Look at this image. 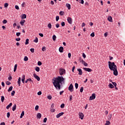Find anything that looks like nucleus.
<instances>
[{
    "label": "nucleus",
    "mask_w": 125,
    "mask_h": 125,
    "mask_svg": "<svg viewBox=\"0 0 125 125\" xmlns=\"http://www.w3.org/2000/svg\"><path fill=\"white\" fill-rule=\"evenodd\" d=\"M63 115H64V112H61L56 115V118H57V119H58V118H60V117H61V116H63Z\"/></svg>",
    "instance_id": "nucleus-10"
},
{
    "label": "nucleus",
    "mask_w": 125,
    "mask_h": 125,
    "mask_svg": "<svg viewBox=\"0 0 125 125\" xmlns=\"http://www.w3.org/2000/svg\"><path fill=\"white\" fill-rule=\"evenodd\" d=\"M9 4L8 3H5L4 5V7L7 8L8 7Z\"/></svg>",
    "instance_id": "nucleus-36"
},
{
    "label": "nucleus",
    "mask_w": 125,
    "mask_h": 125,
    "mask_svg": "<svg viewBox=\"0 0 125 125\" xmlns=\"http://www.w3.org/2000/svg\"><path fill=\"white\" fill-rule=\"evenodd\" d=\"M33 42L37 43L39 42V39L37 38V37H36L35 39L33 41Z\"/></svg>",
    "instance_id": "nucleus-24"
},
{
    "label": "nucleus",
    "mask_w": 125,
    "mask_h": 125,
    "mask_svg": "<svg viewBox=\"0 0 125 125\" xmlns=\"http://www.w3.org/2000/svg\"><path fill=\"white\" fill-rule=\"evenodd\" d=\"M33 76L34 77V78L35 79H36V80L37 81H38V82H40V81H41V78H40V77H39V76L37 75V74H36L35 73H34L33 74Z\"/></svg>",
    "instance_id": "nucleus-6"
},
{
    "label": "nucleus",
    "mask_w": 125,
    "mask_h": 125,
    "mask_svg": "<svg viewBox=\"0 0 125 125\" xmlns=\"http://www.w3.org/2000/svg\"><path fill=\"white\" fill-rule=\"evenodd\" d=\"M79 3H81L82 4H83L84 3V1L83 0H79Z\"/></svg>",
    "instance_id": "nucleus-27"
},
{
    "label": "nucleus",
    "mask_w": 125,
    "mask_h": 125,
    "mask_svg": "<svg viewBox=\"0 0 125 125\" xmlns=\"http://www.w3.org/2000/svg\"><path fill=\"white\" fill-rule=\"evenodd\" d=\"M26 21H25V20H22L20 22V24L21 25V26H23L24 25V23H25Z\"/></svg>",
    "instance_id": "nucleus-12"
},
{
    "label": "nucleus",
    "mask_w": 125,
    "mask_h": 125,
    "mask_svg": "<svg viewBox=\"0 0 125 125\" xmlns=\"http://www.w3.org/2000/svg\"><path fill=\"white\" fill-rule=\"evenodd\" d=\"M61 25L62 27H64V26H65V22L64 21L62 22Z\"/></svg>",
    "instance_id": "nucleus-48"
},
{
    "label": "nucleus",
    "mask_w": 125,
    "mask_h": 125,
    "mask_svg": "<svg viewBox=\"0 0 125 125\" xmlns=\"http://www.w3.org/2000/svg\"><path fill=\"white\" fill-rule=\"evenodd\" d=\"M16 107H17L16 104H15L12 107V111H15V110H16Z\"/></svg>",
    "instance_id": "nucleus-21"
},
{
    "label": "nucleus",
    "mask_w": 125,
    "mask_h": 125,
    "mask_svg": "<svg viewBox=\"0 0 125 125\" xmlns=\"http://www.w3.org/2000/svg\"><path fill=\"white\" fill-rule=\"evenodd\" d=\"M108 63L110 70L113 71V75L114 76H118V70L117 69V65L115 64V62L109 61Z\"/></svg>",
    "instance_id": "nucleus-2"
},
{
    "label": "nucleus",
    "mask_w": 125,
    "mask_h": 125,
    "mask_svg": "<svg viewBox=\"0 0 125 125\" xmlns=\"http://www.w3.org/2000/svg\"><path fill=\"white\" fill-rule=\"evenodd\" d=\"M11 106H12V103H10L8 105H7L6 108L8 110V109H9Z\"/></svg>",
    "instance_id": "nucleus-14"
},
{
    "label": "nucleus",
    "mask_w": 125,
    "mask_h": 125,
    "mask_svg": "<svg viewBox=\"0 0 125 125\" xmlns=\"http://www.w3.org/2000/svg\"><path fill=\"white\" fill-rule=\"evenodd\" d=\"M16 70H17V64H16L14 66V72H16Z\"/></svg>",
    "instance_id": "nucleus-26"
},
{
    "label": "nucleus",
    "mask_w": 125,
    "mask_h": 125,
    "mask_svg": "<svg viewBox=\"0 0 125 125\" xmlns=\"http://www.w3.org/2000/svg\"><path fill=\"white\" fill-rule=\"evenodd\" d=\"M51 27H52L51 23H49L48 24V27L49 28V29H51Z\"/></svg>",
    "instance_id": "nucleus-47"
},
{
    "label": "nucleus",
    "mask_w": 125,
    "mask_h": 125,
    "mask_svg": "<svg viewBox=\"0 0 125 125\" xmlns=\"http://www.w3.org/2000/svg\"><path fill=\"white\" fill-rule=\"evenodd\" d=\"M40 68L39 67L36 66L35 67V70L36 71V72H40Z\"/></svg>",
    "instance_id": "nucleus-28"
},
{
    "label": "nucleus",
    "mask_w": 125,
    "mask_h": 125,
    "mask_svg": "<svg viewBox=\"0 0 125 125\" xmlns=\"http://www.w3.org/2000/svg\"><path fill=\"white\" fill-rule=\"evenodd\" d=\"M67 21L68 22L69 24H70L71 25L72 23H73V21H72V18L71 17H68L67 19Z\"/></svg>",
    "instance_id": "nucleus-8"
},
{
    "label": "nucleus",
    "mask_w": 125,
    "mask_h": 125,
    "mask_svg": "<svg viewBox=\"0 0 125 125\" xmlns=\"http://www.w3.org/2000/svg\"><path fill=\"white\" fill-rule=\"evenodd\" d=\"M60 15H61V16L64 15V12L63 11H60L59 13Z\"/></svg>",
    "instance_id": "nucleus-31"
},
{
    "label": "nucleus",
    "mask_w": 125,
    "mask_h": 125,
    "mask_svg": "<svg viewBox=\"0 0 125 125\" xmlns=\"http://www.w3.org/2000/svg\"><path fill=\"white\" fill-rule=\"evenodd\" d=\"M75 88H76V89H78V87H79V84L78 83H75Z\"/></svg>",
    "instance_id": "nucleus-37"
},
{
    "label": "nucleus",
    "mask_w": 125,
    "mask_h": 125,
    "mask_svg": "<svg viewBox=\"0 0 125 125\" xmlns=\"http://www.w3.org/2000/svg\"><path fill=\"white\" fill-rule=\"evenodd\" d=\"M83 65H84V66H85V67H87V66H88V64H87V63H86V62H83Z\"/></svg>",
    "instance_id": "nucleus-39"
},
{
    "label": "nucleus",
    "mask_w": 125,
    "mask_h": 125,
    "mask_svg": "<svg viewBox=\"0 0 125 125\" xmlns=\"http://www.w3.org/2000/svg\"><path fill=\"white\" fill-rule=\"evenodd\" d=\"M27 16L25 14H22L21 15V19H26Z\"/></svg>",
    "instance_id": "nucleus-16"
},
{
    "label": "nucleus",
    "mask_w": 125,
    "mask_h": 125,
    "mask_svg": "<svg viewBox=\"0 0 125 125\" xmlns=\"http://www.w3.org/2000/svg\"><path fill=\"white\" fill-rule=\"evenodd\" d=\"M66 6L67 7V8H68V9L69 10H70V9H71V4H69V3H67L66 4Z\"/></svg>",
    "instance_id": "nucleus-17"
},
{
    "label": "nucleus",
    "mask_w": 125,
    "mask_h": 125,
    "mask_svg": "<svg viewBox=\"0 0 125 125\" xmlns=\"http://www.w3.org/2000/svg\"><path fill=\"white\" fill-rule=\"evenodd\" d=\"M14 94H15V91L13 90L11 92V96H14Z\"/></svg>",
    "instance_id": "nucleus-35"
},
{
    "label": "nucleus",
    "mask_w": 125,
    "mask_h": 125,
    "mask_svg": "<svg viewBox=\"0 0 125 125\" xmlns=\"http://www.w3.org/2000/svg\"><path fill=\"white\" fill-rule=\"evenodd\" d=\"M108 87H109V88H114V85H113L111 83H109L108 85Z\"/></svg>",
    "instance_id": "nucleus-20"
},
{
    "label": "nucleus",
    "mask_w": 125,
    "mask_h": 125,
    "mask_svg": "<svg viewBox=\"0 0 125 125\" xmlns=\"http://www.w3.org/2000/svg\"><path fill=\"white\" fill-rule=\"evenodd\" d=\"M16 9H17V10H19V6L17 5H15V6Z\"/></svg>",
    "instance_id": "nucleus-54"
},
{
    "label": "nucleus",
    "mask_w": 125,
    "mask_h": 125,
    "mask_svg": "<svg viewBox=\"0 0 125 125\" xmlns=\"http://www.w3.org/2000/svg\"><path fill=\"white\" fill-rule=\"evenodd\" d=\"M2 23H3V24H6L7 23V21H6V20H4L2 21Z\"/></svg>",
    "instance_id": "nucleus-41"
},
{
    "label": "nucleus",
    "mask_w": 125,
    "mask_h": 125,
    "mask_svg": "<svg viewBox=\"0 0 125 125\" xmlns=\"http://www.w3.org/2000/svg\"><path fill=\"white\" fill-rule=\"evenodd\" d=\"M6 84H7V85H9V84H11V83L9 82V81H7L6 82Z\"/></svg>",
    "instance_id": "nucleus-43"
},
{
    "label": "nucleus",
    "mask_w": 125,
    "mask_h": 125,
    "mask_svg": "<svg viewBox=\"0 0 125 125\" xmlns=\"http://www.w3.org/2000/svg\"><path fill=\"white\" fill-rule=\"evenodd\" d=\"M66 73V70L65 69L61 68L59 70V74L61 76H62L64 74Z\"/></svg>",
    "instance_id": "nucleus-3"
},
{
    "label": "nucleus",
    "mask_w": 125,
    "mask_h": 125,
    "mask_svg": "<svg viewBox=\"0 0 125 125\" xmlns=\"http://www.w3.org/2000/svg\"><path fill=\"white\" fill-rule=\"evenodd\" d=\"M79 61L81 63H82V64H83V62H84V61H83L82 58H80Z\"/></svg>",
    "instance_id": "nucleus-25"
},
{
    "label": "nucleus",
    "mask_w": 125,
    "mask_h": 125,
    "mask_svg": "<svg viewBox=\"0 0 125 125\" xmlns=\"http://www.w3.org/2000/svg\"><path fill=\"white\" fill-rule=\"evenodd\" d=\"M25 75H23L22 76L21 80H25Z\"/></svg>",
    "instance_id": "nucleus-62"
},
{
    "label": "nucleus",
    "mask_w": 125,
    "mask_h": 125,
    "mask_svg": "<svg viewBox=\"0 0 125 125\" xmlns=\"http://www.w3.org/2000/svg\"><path fill=\"white\" fill-rule=\"evenodd\" d=\"M72 99H73V96L72 95H70L69 96V101H72Z\"/></svg>",
    "instance_id": "nucleus-55"
},
{
    "label": "nucleus",
    "mask_w": 125,
    "mask_h": 125,
    "mask_svg": "<svg viewBox=\"0 0 125 125\" xmlns=\"http://www.w3.org/2000/svg\"><path fill=\"white\" fill-rule=\"evenodd\" d=\"M64 81L65 79H64L62 76H58V77L54 80L53 84L56 89L60 90L61 89V85H60V83L62 84V82H64Z\"/></svg>",
    "instance_id": "nucleus-1"
},
{
    "label": "nucleus",
    "mask_w": 125,
    "mask_h": 125,
    "mask_svg": "<svg viewBox=\"0 0 125 125\" xmlns=\"http://www.w3.org/2000/svg\"><path fill=\"white\" fill-rule=\"evenodd\" d=\"M107 36H108V32H105L104 34V37H105V38H106L107 37Z\"/></svg>",
    "instance_id": "nucleus-59"
},
{
    "label": "nucleus",
    "mask_w": 125,
    "mask_h": 125,
    "mask_svg": "<svg viewBox=\"0 0 125 125\" xmlns=\"http://www.w3.org/2000/svg\"><path fill=\"white\" fill-rule=\"evenodd\" d=\"M71 53H68V58H71Z\"/></svg>",
    "instance_id": "nucleus-63"
},
{
    "label": "nucleus",
    "mask_w": 125,
    "mask_h": 125,
    "mask_svg": "<svg viewBox=\"0 0 125 125\" xmlns=\"http://www.w3.org/2000/svg\"><path fill=\"white\" fill-rule=\"evenodd\" d=\"M10 112H7V118H10Z\"/></svg>",
    "instance_id": "nucleus-49"
},
{
    "label": "nucleus",
    "mask_w": 125,
    "mask_h": 125,
    "mask_svg": "<svg viewBox=\"0 0 125 125\" xmlns=\"http://www.w3.org/2000/svg\"><path fill=\"white\" fill-rule=\"evenodd\" d=\"M35 110L36 111H38V110H39V105H36L35 106Z\"/></svg>",
    "instance_id": "nucleus-57"
},
{
    "label": "nucleus",
    "mask_w": 125,
    "mask_h": 125,
    "mask_svg": "<svg viewBox=\"0 0 125 125\" xmlns=\"http://www.w3.org/2000/svg\"><path fill=\"white\" fill-rule=\"evenodd\" d=\"M39 35L42 38V37H43V34L42 33H39Z\"/></svg>",
    "instance_id": "nucleus-64"
},
{
    "label": "nucleus",
    "mask_w": 125,
    "mask_h": 125,
    "mask_svg": "<svg viewBox=\"0 0 125 125\" xmlns=\"http://www.w3.org/2000/svg\"><path fill=\"white\" fill-rule=\"evenodd\" d=\"M64 107H65V104H62L61 105V108H62V109H63L64 108Z\"/></svg>",
    "instance_id": "nucleus-38"
},
{
    "label": "nucleus",
    "mask_w": 125,
    "mask_h": 125,
    "mask_svg": "<svg viewBox=\"0 0 125 125\" xmlns=\"http://www.w3.org/2000/svg\"><path fill=\"white\" fill-rule=\"evenodd\" d=\"M83 87H81L80 89V92H83Z\"/></svg>",
    "instance_id": "nucleus-56"
},
{
    "label": "nucleus",
    "mask_w": 125,
    "mask_h": 125,
    "mask_svg": "<svg viewBox=\"0 0 125 125\" xmlns=\"http://www.w3.org/2000/svg\"><path fill=\"white\" fill-rule=\"evenodd\" d=\"M18 84H19V86L21 85V78L19 77L18 81Z\"/></svg>",
    "instance_id": "nucleus-13"
},
{
    "label": "nucleus",
    "mask_w": 125,
    "mask_h": 125,
    "mask_svg": "<svg viewBox=\"0 0 125 125\" xmlns=\"http://www.w3.org/2000/svg\"><path fill=\"white\" fill-rule=\"evenodd\" d=\"M1 102H3L4 101V96H1Z\"/></svg>",
    "instance_id": "nucleus-29"
},
{
    "label": "nucleus",
    "mask_w": 125,
    "mask_h": 125,
    "mask_svg": "<svg viewBox=\"0 0 125 125\" xmlns=\"http://www.w3.org/2000/svg\"><path fill=\"white\" fill-rule=\"evenodd\" d=\"M47 98L49 99V100H51V99H52V97L51 95H49L47 97Z\"/></svg>",
    "instance_id": "nucleus-30"
},
{
    "label": "nucleus",
    "mask_w": 125,
    "mask_h": 125,
    "mask_svg": "<svg viewBox=\"0 0 125 125\" xmlns=\"http://www.w3.org/2000/svg\"><path fill=\"white\" fill-rule=\"evenodd\" d=\"M28 60H29L28 57L25 56L24 58V61H28Z\"/></svg>",
    "instance_id": "nucleus-33"
},
{
    "label": "nucleus",
    "mask_w": 125,
    "mask_h": 125,
    "mask_svg": "<svg viewBox=\"0 0 125 125\" xmlns=\"http://www.w3.org/2000/svg\"><path fill=\"white\" fill-rule=\"evenodd\" d=\"M37 118L38 119H41V118H42V114L38 113L37 114Z\"/></svg>",
    "instance_id": "nucleus-22"
},
{
    "label": "nucleus",
    "mask_w": 125,
    "mask_h": 125,
    "mask_svg": "<svg viewBox=\"0 0 125 125\" xmlns=\"http://www.w3.org/2000/svg\"><path fill=\"white\" fill-rule=\"evenodd\" d=\"M25 44H29V39H27L26 40Z\"/></svg>",
    "instance_id": "nucleus-34"
},
{
    "label": "nucleus",
    "mask_w": 125,
    "mask_h": 125,
    "mask_svg": "<svg viewBox=\"0 0 125 125\" xmlns=\"http://www.w3.org/2000/svg\"><path fill=\"white\" fill-rule=\"evenodd\" d=\"M27 81L28 82H32V83H33V80H32V79L31 78L27 79Z\"/></svg>",
    "instance_id": "nucleus-53"
},
{
    "label": "nucleus",
    "mask_w": 125,
    "mask_h": 125,
    "mask_svg": "<svg viewBox=\"0 0 125 125\" xmlns=\"http://www.w3.org/2000/svg\"><path fill=\"white\" fill-rule=\"evenodd\" d=\"M79 118L81 120H83V117H84V115H83V113L82 112H79Z\"/></svg>",
    "instance_id": "nucleus-7"
},
{
    "label": "nucleus",
    "mask_w": 125,
    "mask_h": 125,
    "mask_svg": "<svg viewBox=\"0 0 125 125\" xmlns=\"http://www.w3.org/2000/svg\"><path fill=\"white\" fill-rule=\"evenodd\" d=\"M47 121V118H45L43 120V123H46V121Z\"/></svg>",
    "instance_id": "nucleus-61"
},
{
    "label": "nucleus",
    "mask_w": 125,
    "mask_h": 125,
    "mask_svg": "<svg viewBox=\"0 0 125 125\" xmlns=\"http://www.w3.org/2000/svg\"><path fill=\"white\" fill-rule=\"evenodd\" d=\"M64 50V48L62 46L60 47L59 49V51L62 53V52H63V50Z\"/></svg>",
    "instance_id": "nucleus-15"
},
{
    "label": "nucleus",
    "mask_w": 125,
    "mask_h": 125,
    "mask_svg": "<svg viewBox=\"0 0 125 125\" xmlns=\"http://www.w3.org/2000/svg\"><path fill=\"white\" fill-rule=\"evenodd\" d=\"M24 115H25V112H24V111H22L21 114L20 119H22V118H23Z\"/></svg>",
    "instance_id": "nucleus-19"
},
{
    "label": "nucleus",
    "mask_w": 125,
    "mask_h": 125,
    "mask_svg": "<svg viewBox=\"0 0 125 125\" xmlns=\"http://www.w3.org/2000/svg\"><path fill=\"white\" fill-rule=\"evenodd\" d=\"M112 83L113 84V85H114V86H117V83L115 82H112Z\"/></svg>",
    "instance_id": "nucleus-58"
},
{
    "label": "nucleus",
    "mask_w": 125,
    "mask_h": 125,
    "mask_svg": "<svg viewBox=\"0 0 125 125\" xmlns=\"http://www.w3.org/2000/svg\"><path fill=\"white\" fill-rule=\"evenodd\" d=\"M113 19L112 18V17L109 16L108 17L107 20L109 21V22H113Z\"/></svg>",
    "instance_id": "nucleus-18"
},
{
    "label": "nucleus",
    "mask_w": 125,
    "mask_h": 125,
    "mask_svg": "<svg viewBox=\"0 0 125 125\" xmlns=\"http://www.w3.org/2000/svg\"><path fill=\"white\" fill-rule=\"evenodd\" d=\"M82 55L83 58H85L86 57V56L85 55V54H84V53H83Z\"/></svg>",
    "instance_id": "nucleus-60"
},
{
    "label": "nucleus",
    "mask_w": 125,
    "mask_h": 125,
    "mask_svg": "<svg viewBox=\"0 0 125 125\" xmlns=\"http://www.w3.org/2000/svg\"><path fill=\"white\" fill-rule=\"evenodd\" d=\"M77 71L79 72L78 75H79V76H82V75H83V70H82V69H78Z\"/></svg>",
    "instance_id": "nucleus-11"
},
{
    "label": "nucleus",
    "mask_w": 125,
    "mask_h": 125,
    "mask_svg": "<svg viewBox=\"0 0 125 125\" xmlns=\"http://www.w3.org/2000/svg\"><path fill=\"white\" fill-rule=\"evenodd\" d=\"M91 37H92V38H94V36H95V34H94V32L90 34Z\"/></svg>",
    "instance_id": "nucleus-46"
},
{
    "label": "nucleus",
    "mask_w": 125,
    "mask_h": 125,
    "mask_svg": "<svg viewBox=\"0 0 125 125\" xmlns=\"http://www.w3.org/2000/svg\"><path fill=\"white\" fill-rule=\"evenodd\" d=\"M51 112H52V113H54V112H55V109L51 108Z\"/></svg>",
    "instance_id": "nucleus-51"
},
{
    "label": "nucleus",
    "mask_w": 125,
    "mask_h": 125,
    "mask_svg": "<svg viewBox=\"0 0 125 125\" xmlns=\"http://www.w3.org/2000/svg\"><path fill=\"white\" fill-rule=\"evenodd\" d=\"M42 62H41V61H39V62H38V66H42Z\"/></svg>",
    "instance_id": "nucleus-40"
},
{
    "label": "nucleus",
    "mask_w": 125,
    "mask_h": 125,
    "mask_svg": "<svg viewBox=\"0 0 125 125\" xmlns=\"http://www.w3.org/2000/svg\"><path fill=\"white\" fill-rule=\"evenodd\" d=\"M68 90L70 91V92H73L74 91V86H73V84L71 83L68 87Z\"/></svg>",
    "instance_id": "nucleus-4"
},
{
    "label": "nucleus",
    "mask_w": 125,
    "mask_h": 125,
    "mask_svg": "<svg viewBox=\"0 0 125 125\" xmlns=\"http://www.w3.org/2000/svg\"><path fill=\"white\" fill-rule=\"evenodd\" d=\"M46 49H45V46H43L42 47V51H45Z\"/></svg>",
    "instance_id": "nucleus-45"
},
{
    "label": "nucleus",
    "mask_w": 125,
    "mask_h": 125,
    "mask_svg": "<svg viewBox=\"0 0 125 125\" xmlns=\"http://www.w3.org/2000/svg\"><path fill=\"white\" fill-rule=\"evenodd\" d=\"M58 20H59V17L58 16H57L56 17V21H57V22H58Z\"/></svg>",
    "instance_id": "nucleus-44"
},
{
    "label": "nucleus",
    "mask_w": 125,
    "mask_h": 125,
    "mask_svg": "<svg viewBox=\"0 0 125 125\" xmlns=\"http://www.w3.org/2000/svg\"><path fill=\"white\" fill-rule=\"evenodd\" d=\"M110 125V122L109 121H106V122L105 124V125Z\"/></svg>",
    "instance_id": "nucleus-50"
},
{
    "label": "nucleus",
    "mask_w": 125,
    "mask_h": 125,
    "mask_svg": "<svg viewBox=\"0 0 125 125\" xmlns=\"http://www.w3.org/2000/svg\"><path fill=\"white\" fill-rule=\"evenodd\" d=\"M96 97L95 93H93L91 96L89 97V100H93V99H95Z\"/></svg>",
    "instance_id": "nucleus-5"
},
{
    "label": "nucleus",
    "mask_w": 125,
    "mask_h": 125,
    "mask_svg": "<svg viewBox=\"0 0 125 125\" xmlns=\"http://www.w3.org/2000/svg\"><path fill=\"white\" fill-rule=\"evenodd\" d=\"M83 70L84 71H86V72H92V69L89 68H86V67H84L83 68Z\"/></svg>",
    "instance_id": "nucleus-9"
},
{
    "label": "nucleus",
    "mask_w": 125,
    "mask_h": 125,
    "mask_svg": "<svg viewBox=\"0 0 125 125\" xmlns=\"http://www.w3.org/2000/svg\"><path fill=\"white\" fill-rule=\"evenodd\" d=\"M21 35V33H20V32H17V33H16V36H17V37H19V36H20Z\"/></svg>",
    "instance_id": "nucleus-52"
},
{
    "label": "nucleus",
    "mask_w": 125,
    "mask_h": 125,
    "mask_svg": "<svg viewBox=\"0 0 125 125\" xmlns=\"http://www.w3.org/2000/svg\"><path fill=\"white\" fill-rule=\"evenodd\" d=\"M30 51H31V52H32V53H34V52H35V49H34V48H31V49H30Z\"/></svg>",
    "instance_id": "nucleus-42"
},
{
    "label": "nucleus",
    "mask_w": 125,
    "mask_h": 125,
    "mask_svg": "<svg viewBox=\"0 0 125 125\" xmlns=\"http://www.w3.org/2000/svg\"><path fill=\"white\" fill-rule=\"evenodd\" d=\"M52 39L53 41H56V36L54 35L52 37Z\"/></svg>",
    "instance_id": "nucleus-32"
},
{
    "label": "nucleus",
    "mask_w": 125,
    "mask_h": 125,
    "mask_svg": "<svg viewBox=\"0 0 125 125\" xmlns=\"http://www.w3.org/2000/svg\"><path fill=\"white\" fill-rule=\"evenodd\" d=\"M12 89H13V87L12 86H11L8 89V92H10V91H12Z\"/></svg>",
    "instance_id": "nucleus-23"
}]
</instances>
